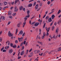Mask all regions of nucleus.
<instances>
[{
    "instance_id": "f257e3e1",
    "label": "nucleus",
    "mask_w": 61,
    "mask_h": 61,
    "mask_svg": "<svg viewBox=\"0 0 61 61\" xmlns=\"http://www.w3.org/2000/svg\"><path fill=\"white\" fill-rule=\"evenodd\" d=\"M30 16L29 15H28V16H26V17L24 18V19H25L24 21H26V20H27V17H28V18H29Z\"/></svg>"
},
{
    "instance_id": "f03ea898",
    "label": "nucleus",
    "mask_w": 61,
    "mask_h": 61,
    "mask_svg": "<svg viewBox=\"0 0 61 61\" xmlns=\"http://www.w3.org/2000/svg\"><path fill=\"white\" fill-rule=\"evenodd\" d=\"M23 37H21L20 38H18V40H19V42H21V41H22V40H23Z\"/></svg>"
},
{
    "instance_id": "7ed1b4c3",
    "label": "nucleus",
    "mask_w": 61,
    "mask_h": 61,
    "mask_svg": "<svg viewBox=\"0 0 61 61\" xmlns=\"http://www.w3.org/2000/svg\"><path fill=\"white\" fill-rule=\"evenodd\" d=\"M46 36V34H45V32H44L43 34V36L42 37V38L43 39Z\"/></svg>"
},
{
    "instance_id": "20e7f679",
    "label": "nucleus",
    "mask_w": 61,
    "mask_h": 61,
    "mask_svg": "<svg viewBox=\"0 0 61 61\" xmlns=\"http://www.w3.org/2000/svg\"><path fill=\"white\" fill-rule=\"evenodd\" d=\"M8 36H12V34L11 33L10 31H9L8 32Z\"/></svg>"
},
{
    "instance_id": "39448f33",
    "label": "nucleus",
    "mask_w": 61,
    "mask_h": 61,
    "mask_svg": "<svg viewBox=\"0 0 61 61\" xmlns=\"http://www.w3.org/2000/svg\"><path fill=\"white\" fill-rule=\"evenodd\" d=\"M25 53V51H21V53L20 55V56H23L24 54V53Z\"/></svg>"
},
{
    "instance_id": "423d86ee",
    "label": "nucleus",
    "mask_w": 61,
    "mask_h": 61,
    "mask_svg": "<svg viewBox=\"0 0 61 61\" xmlns=\"http://www.w3.org/2000/svg\"><path fill=\"white\" fill-rule=\"evenodd\" d=\"M9 52L10 54H11V53L13 52V50L12 49L10 50L9 51Z\"/></svg>"
},
{
    "instance_id": "0eeeda50",
    "label": "nucleus",
    "mask_w": 61,
    "mask_h": 61,
    "mask_svg": "<svg viewBox=\"0 0 61 61\" xmlns=\"http://www.w3.org/2000/svg\"><path fill=\"white\" fill-rule=\"evenodd\" d=\"M39 25V23L37 22L35 23L34 25L35 26H38V25Z\"/></svg>"
},
{
    "instance_id": "6e6552de",
    "label": "nucleus",
    "mask_w": 61,
    "mask_h": 61,
    "mask_svg": "<svg viewBox=\"0 0 61 61\" xmlns=\"http://www.w3.org/2000/svg\"><path fill=\"white\" fill-rule=\"evenodd\" d=\"M23 34V31L22 30L19 33V34L20 35H22Z\"/></svg>"
},
{
    "instance_id": "1a4fd4ad",
    "label": "nucleus",
    "mask_w": 61,
    "mask_h": 61,
    "mask_svg": "<svg viewBox=\"0 0 61 61\" xmlns=\"http://www.w3.org/2000/svg\"><path fill=\"white\" fill-rule=\"evenodd\" d=\"M18 10V9H16V7H15V8L14 9V11L15 12H16Z\"/></svg>"
},
{
    "instance_id": "9d476101",
    "label": "nucleus",
    "mask_w": 61,
    "mask_h": 61,
    "mask_svg": "<svg viewBox=\"0 0 61 61\" xmlns=\"http://www.w3.org/2000/svg\"><path fill=\"white\" fill-rule=\"evenodd\" d=\"M55 28V26H53L52 28H51V30H52V31H54V29Z\"/></svg>"
},
{
    "instance_id": "9b49d317",
    "label": "nucleus",
    "mask_w": 61,
    "mask_h": 61,
    "mask_svg": "<svg viewBox=\"0 0 61 61\" xmlns=\"http://www.w3.org/2000/svg\"><path fill=\"white\" fill-rule=\"evenodd\" d=\"M55 15H52L51 16V19H52V20H54V18H55Z\"/></svg>"
},
{
    "instance_id": "f8f14e48",
    "label": "nucleus",
    "mask_w": 61,
    "mask_h": 61,
    "mask_svg": "<svg viewBox=\"0 0 61 61\" xmlns=\"http://www.w3.org/2000/svg\"><path fill=\"white\" fill-rule=\"evenodd\" d=\"M19 9L20 10H22L23 9V7L22 6H21L20 7Z\"/></svg>"
},
{
    "instance_id": "ddd939ff",
    "label": "nucleus",
    "mask_w": 61,
    "mask_h": 61,
    "mask_svg": "<svg viewBox=\"0 0 61 61\" xmlns=\"http://www.w3.org/2000/svg\"><path fill=\"white\" fill-rule=\"evenodd\" d=\"M61 23V20H59L57 22V24H58V25H60V23Z\"/></svg>"
},
{
    "instance_id": "4468645a",
    "label": "nucleus",
    "mask_w": 61,
    "mask_h": 61,
    "mask_svg": "<svg viewBox=\"0 0 61 61\" xmlns=\"http://www.w3.org/2000/svg\"><path fill=\"white\" fill-rule=\"evenodd\" d=\"M35 8L36 9H37L38 8V4L36 5L35 7Z\"/></svg>"
},
{
    "instance_id": "2eb2a0df",
    "label": "nucleus",
    "mask_w": 61,
    "mask_h": 61,
    "mask_svg": "<svg viewBox=\"0 0 61 61\" xmlns=\"http://www.w3.org/2000/svg\"><path fill=\"white\" fill-rule=\"evenodd\" d=\"M49 22H52V19H51V18H50L48 20Z\"/></svg>"
},
{
    "instance_id": "dca6fc26",
    "label": "nucleus",
    "mask_w": 61,
    "mask_h": 61,
    "mask_svg": "<svg viewBox=\"0 0 61 61\" xmlns=\"http://www.w3.org/2000/svg\"><path fill=\"white\" fill-rule=\"evenodd\" d=\"M25 24H26V22H25H25L23 24V27L24 28V27L25 25Z\"/></svg>"
},
{
    "instance_id": "f3484780",
    "label": "nucleus",
    "mask_w": 61,
    "mask_h": 61,
    "mask_svg": "<svg viewBox=\"0 0 61 61\" xmlns=\"http://www.w3.org/2000/svg\"><path fill=\"white\" fill-rule=\"evenodd\" d=\"M6 44H8V45H10V41H7L6 42Z\"/></svg>"
},
{
    "instance_id": "a211bd4d",
    "label": "nucleus",
    "mask_w": 61,
    "mask_h": 61,
    "mask_svg": "<svg viewBox=\"0 0 61 61\" xmlns=\"http://www.w3.org/2000/svg\"><path fill=\"white\" fill-rule=\"evenodd\" d=\"M32 6V4L31 3L29 4V5L28 6V7H31Z\"/></svg>"
},
{
    "instance_id": "6ab92c4d",
    "label": "nucleus",
    "mask_w": 61,
    "mask_h": 61,
    "mask_svg": "<svg viewBox=\"0 0 61 61\" xmlns=\"http://www.w3.org/2000/svg\"><path fill=\"white\" fill-rule=\"evenodd\" d=\"M11 12L10 11H9L8 13V15H11Z\"/></svg>"
},
{
    "instance_id": "aec40b11",
    "label": "nucleus",
    "mask_w": 61,
    "mask_h": 61,
    "mask_svg": "<svg viewBox=\"0 0 61 61\" xmlns=\"http://www.w3.org/2000/svg\"><path fill=\"white\" fill-rule=\"evenodd\" d=\"M1 18L2 19H3V20H5V18L4 16H1Z\"/></svg>"
},
{
    "instance_id": "412c9836",
    "label": "nucleus",
    "mask_w": 61,
    "mask_h": 61,
    "mask_svg": "<svg viewBox=\"0 0 61 61\" xmlns=\"http://www.w3.org/2000/svg\"><path fill=\"white\" fill-rule=\"evenodd\" d=\"M12 47L14 48H16V47H17V46H16V45H15L13 46Z\"/></svg>"
},
{
    "instance_id": "4be33fe9",
    "label": "nucleus",
    "mask_w": 61,
    "mask_h": 61,
    "mask_svg": "<svg viewBox=\"0 0 61 61\" xmlns=\"http://www.w3.org/2000/svg\"><path fill=\"white\" fill-rule=\"evenodd\" d=\"M30 12L29 10H28L27 11V15H29Z\"/></svg>"
},
{
    "instance_id": "5701e85b",
    "label": "nucleus",
    "mask_w": 61,
    "mask_h": 61,
    "mask_svg": "<svg viewBox=\"0 0 61 61\" xmlns=\"http://www.w3.org/2000/svg\"><path fill=\"white\" fill-rule=\"evenodd\" d=\"M16 15V13H14L13 14V15L14 16H15V15Z\"/></svg>"
},
{
    "instance_id": "b1692460",
    "label": "nucleus",
    "mask_w": 61,
    "mask_h": 61,
    "mask_svg": "<svg viewBox=\"0 0 61 61\" xmlns=\"http://www.w3.org/2000/svg\"><path fill=\"white\" fill-rule=\"evenodd\" d=\"M2 51L3 52H6V50L4 49Z\"/></svg>"
},
{
    "instance_id": "393cba45",
    "label": "nucleus",
    "mask_w": 61,
    "mask_h": 61,
    "mask_svg": "<svg viewBox=\"0 0 61 61\" xmlns=\"http://www.w3.org/2000/svg\"><path fill=\"white\" fill-rule=\"evenodd\" d=\"M37 43H40V44H41V45H42V42H40V41H38L37 42Z\"/></svg>"
},
{
    "instance_id": "a878e982",
    "label": "nucleus",
    "mask_w": 61,
    "mask_h": 61,
    "mask_svg": "<svg viewBox=\"0 0 61 61\" xmlns=\"http://www.w3.org/2000/svg\"><path fill=\"white\" fill-rule=\"evenodd\" d=\"M10 47H13V44L12 43H11L10 44Z\"/></svg>"
},
{
    "instance_id": "bb28decb",
    "label": "nucleus",
    "mask_w": 61,
    "mask_h": 61,
    "mask_svg": "<svg viewBox=\"0 0 61 61\" xmlns=\"http://www.w3.org/2000/svg\"><path fill=\"white\" fill-rule=\"evenodd\" d=\"M58 29H56V33H57H57H58Z\"/></svg>"
},
{
    "instance_id": "cd10ccee",
    "label": "nucleus",
    "mask_w": 61,
    "mask_h": 61,
    "mask_svg": "<svg viewBox=\"0 0 61 61\" xmlns=\"http://www.w3.org/2000/svg\"><path fill=\"white\" fill-rule=\"evenodd\" d=\"M15 43L16 44L18 43V40H16L15 41Z\"/></svg>"
},
{
    "instance_id": "c85d7f7f",
    "label": "nucleus",
    "mask_w": 61,
    "mask_h": 61,
    "mask_svg": "<svg viewBox=\"0 0 61 61\" xmlns=\"http://www.w3.org/2000/svg\"><path fill=\"white\" fill-rule=\"evenodd\" d=\"M61 12V10H59L58 12V14H60Z\"/></svg>"
},
{
    "instance_id": "c756f323",
    "label": "nucleus",
    "mask_w": 61,
    "mask_h": 61,
    "mask_svg": "<svg viewBox=\"0 0 61 61\" xmlns=\"http://www.w3.org/2000/svg\"><path fill=\"white\" fill-rule=\"evenodd\" d=\"M38 21H39V22H42V20H41L39 19L38 20Z\"/></svg>"
},
{
    "instance_id": "7c9ffc66",
    "label": "nucleus",
    "mask_w": 61,
    "mask_h": 61,
    "mask_svg": "<svg viewBox=\"0 0 61 61\" xmlns=\"http://www.w3.org/2000/svg\"><path fill=\"white\" fill-rule=\"evenodd\" d=\"M20 23H18L17 25L18 27H19L20 26Z\"/></svg>"
},
{
    "instance_id": "2f4dec72",
    "label": "nucleus",
    "mask_w": 61,
    "mask_h": 61,
    "mask_svg": "<svg viewBox=\"0 0 61 61\" xmlns=\"http://www.w3.org/2000/svg\"><path fill=\"white\" fill-rule=\"evenodd\" d=\"M4 5H7V2H4Z\"/></svg>"
},
{
    "instance_id": "473e14b6",
    "label": "nucleus",
    "mask_w": 61,
    "mask_h": 61,
    "mask_svg": "<svg viewBox=\"0 0 61 61\" xmlns=\"http://www.w3.org/2000/svg\"><path fill=\"white\" fill-rule=\"evenodd\" d=\"M54 12V11H52L49 14V15H51V14H53Z\"/></svg>"
},
{
    "instance_id": "72a5a7b5",
    "label": "nucleus",
    "mask_w": 61,
    "mask_h": 61,
    "mask_svg": "<svg viewBox=\"0 0 61 61\" xmlns=\"http://www.w3.org/2000/svg\"><path fill=\"white\" fill-rule=\"evenodd\" d=\"M18 31V30H16V32H15L16 35H17V33Z\"/></svg>"
},
{
    "instance_id": "f704fd0d",
    "label": "nucleus",
    "mask_w": 61,
    "mask_h": 61,
    "mask_svg": "<svg viewBox=\"0 0 61 61\" xmlns=\"http://www.w3.org/2000/svg\"><path fill=\"white\" fill-rule=\"evenodd\" d=\"M9 18H11V19H12L13 18V17L11 16H9Z\"/></svg>"
},
{
    "instance_id": "c9c22d12",
    "label": "nucleus",
    "mask_w": 61,
    "mask_h": 61,
    "mask_svg": "<svg viewBox=\"0 0 61 61\" xmlns=\"http://www.w3.org/2000/svg\"><path fill=\"white\" fill-rule=\"evenodd\" d=\"M30 55L32 57V56H33V53H31L30 54Z\"/></svg>"
},
{
    "instance_id": "e433bc0d",
    "label": "nucleus",
    "mask_w": 61,
    "mask_h": 61,
    "mask_svg": "<svg viewBox=\"0 0 61 61\" xmlns=\"http://www.w3.org/2000/svg\"><path fill=\"white\" fill-rule=\"evenodd\" d=\"M25 46H27L28 45V43L27 42L25 44Z\"/></svg>"
},
{
    "instance_id": "4c0bfd02",
    "label": "nucleus",
    "mask_w": 61,
    "mask_h": 61,
    "mask_svg": "<svg viewBox=\"0 0 61 61\" xmlns=\"http://www.w3.org/2000/svg\"><path fill=\"white\" fill-rule=\"evenodd\" d=\"M49 18V16H46V19H47H47H48V18Z\"/></svg>"
},
{
    "instance_id": "58836bf2",
    "label": "nucleus",
    "mask_w": 61,
    "mask_h": 61,
    "mask_svg": "<svg viewBox=\"0 0 61 61\" xmlns=\"http://www.w3.org/2000/svg\"><path fill=\"white\" fill-rule=\"evenodd\" d=\"M43 53H41V54H40V53L39 54V55L41 56L42 55H43Z\"/></svg>"
},
{
    "instance_id": "ea45409f",
    "label": "nucleus",
    "mask_w": 61,
    "mask_h": 61,
    "mask_svg": "<svg viewBox=\"0 0 61 61\" xmlns=\"http://www.w3.org/2000/svg\"><path fill=\"white\" fill-rule=\"evenodd\" d=\"M2 38H0V42H2Z\"/></svg>"
},
{
    "instance_id": "a19ab883",
    "label": "nucleus",
    "mask_w": 61,
    "mask_h": 61,
    "mask_svg": "<svg viewBox=\"0 0 61 61\" xmlns=\"http://www.w3.org/2000/svg\"><path fill=\"white\" fill-rule=\"evenodd\" d=\"M48 32L47 31V33L46 34V36H48V35H49V33H48Z\"/></svg>"
},
{
    "instance_id": "79ce46f5",
    "label": "nucleus",
    "mask_w": 61,
    "mask_h": 61,
    "mask_svg": "<svg viewBox=\"0 0 61 61\" xmlns=\"http://www.w3.org/2000/svg\"><path fill=\"white\" fill-rule=\"evenodd\" d=\"M61 50V48H59L58 51H60Z\"/></svg>"
},
{
    "instance_id": "37998d69",
    "label": "nucleus",
    "mask_w": 61,
    "mask_h": 61,
    "mask_svg": "<svg viewBox=\"0 0 61 61\" xmlns=\"http://www.w3.org/2000/svg\"><path fill=\"white\" fill-rule=\"evenodd\" d=\"M38 37V38L39 39H40V37L38 35L37 36V38Z\"/></svg>"
},
{
    "instance_id": "c03bdc74",
    "label": "nucleus",
    "mask_w": 61,
    "mask_h": 61,
    "mask_svg": "<svg viewBox=\"0 0 61 61\" xmlns=\"http://www.w3.org/2000/svg\"><path fill=\"white\" fill-rule=\"evenodd\" d=\"M31 55L29 54L28 55V57H31Z\"/></svg>"
},
{
    "instance_id": "a18cd8bd",
    "label": "nucleus",
    "mask_w": 61,
    "mask_h": 61,
    "mask_svg": "<svg viewBox=\"0 0 61 61\" xmlns=\"http://www.w3.org/2000/svg\"><path fill=\"white\" fill-rule=\"evenodd\" d=\"M17 0H15V4L17 3Z\"/></svg>"
},
{
    "instance_id": "49530a36",
    "label": "nucleus",
    "mask_w": 61,
    "mask_h": 61,
    "mask_svg": "<svg viewBox=\"0 0 61 61\" xmlns=\"http://www.w3.org/2000/svg\"><path fill=\"white\" fill-rule=\"evenodd\" d=\"M46 31H48V29L47 28V27H46Z\"/></svg>"
},
{
    "instance_id": "de8ad7c7",
    "label": "nucleus",
    "mask_w": 61,
    "mask_h": 61,
    "mask_svg": "<svg viewBox=\"0 0 61 61\" xmlns=\"http://www.w3.org/2000/svg\"><path fill=\"white\" fill-rule=\"evenodd\" d=\"M11 4L12 5H13L14 4H15V2H11Z\"/></svg>"
},
{
    "instance_id": "09e8293b",
    "label": "nucleus",
    "mask_w": 61,
    "mask_h": 61,
    "mask_svg": "<svg viewBox=\"0 0 61 61\" xmlns=\"http://www.w3.org/2000/svg\"><path fill=\"white\" fill-rule=\"evenodd\" d=\"M46 15L45 14L43 16V18H45V17H46Z\"/></svg>"
},
{
    "instance_id": "8fccbe9b",
    "label": "nucleus",
    "mask_w": 61,
    "mask_h": 61,
    "mask_svg": "<svg viewBox=\"0 0 61 61\" xmlns=\"http://www.w3.org/2000/svg\"><path fill=\"white\" fill-rule=\"evenodd\" d=\"M46 25V24H45L43 25V28H45V26Z\"/></svg>"
},
{
    "instance_id": "3c124183",
    "label": "nucleus",
    "mask_w": 61,
    "mask_h": 61,
    "mask_svg": "<svg viewBox=\"0 0 61 61\" xmlns=\"http://www.w3.org/2000/svg\"><path fill=\"white\" fill-rule=\"evenodd\" d=\"M47 4L48 5H49L50 4V1H48L47 2Z\"/></svg>"
},
{
    "instance_id": "603ef678",
    "label": "nucleus",
    "mask_w": 61,
    "mask_h": 61,
    "mask_svg": "<svg viewBox=\"0 0 61 61\" xmlns=\"http://www.w3.org/2000/svg\"><path fill=\"white\" fill-rule=\"evenodd\" d=\"M36 5V2H35L34 3L33 5H34V6H35V5Z\"/></svg>"
},
{
    "instance_id": "864d4df0",
    "label": "nucleus",
    "mask_w": 61,
    "mask_h": 61,
    "mask_svg": "<svg viewBox=\"0 0 61 61\" xmlns=\"http://www.w3.org/2000/svg\"><path fill=\"white\" fill-rule=\"evenodd\" d=\"M25 42H26V41H24V42H23L24 45H25Z\"/></svg>"
},
{
    "instance_id": "5fc2aeb1",
    "label": "nucleus",
    "mask_w": 61,
    "mask_h": 61,
    "mask_svg": "<svg viewBox=\"0 0 61 61\" xmlns=\"http://www.w3.org/2000/svg\"><path fill=\"white\" fill-rule=\"evenodd\" d=\"M50 27H49L48 29V32H49V29H50Z\"/></svg>"
},
{
    "instance_id": "6e6d98bb",
    "label": "nucleus",
    "mask_w": 61,
    "mask_h": 61,
    "mask_svg": "<svg viewBox=\"0 0 61 61\" xmlns=\"http://www.w3.org/2000/svg\"><path fill=\"white\" fill-rule=\"evenodd\" d=\"M23 46V42L21 43V44H20V46Z\"/></svg>"
},
{
    "instance_id": "4d7b16f0",
    "label": "nucleus",
    "mask_w": 61,
    "mask_h": 61,
    "mask_svg": "<svg viewBox=\"0 0 61 61\" xmlns=\"http://www.w3.org/2000/svg\"><path fill=\"white\" fill-rule=\"evenodd\" d=\"M20 45H18V47H17V48H20Z\"/></svg>"
},
{
    "instance_id": "13d9d810",
    "label": "nucleus",
    "mask_w": 61,
    "mask_h": 61,
    "mask_svg": "<svg viewBox=\"0 0 61 61\" xmlns=\"http://www.w3.org/2000/svg\"><path fill=\"white\" fill-rule=\"evenodd\" d=\"M40 6H42V3H40Z\"/></svg>"
},
{
    "instance_id": "bf43d9fd",
    "label": "nucleus",
    "mask_w": 61,
    "mask_h": 61,
    "mask_svg": "<svg viewBox=\"0 0 61 61\" xmlns=\"http://www.w3.org/2000/svg\"><path fill=\"white\" fill-rule=\"evenodd\" d=\"M23 10L24 11H25V8H24L23 9Z\"/></svg>"
},
{
    "instance_id": "052dcab7",
    "label": "nucleus",
    "mask_w": 61,
    "mask_h": 61,
    "mask_svg": "<svg viewBox=\"0 0 61 61\" xmlns=\"http://www.w3.org/2000/svg\"><path fill=\"white\" fill-rule=\"evenodd\" d=\"M49 36L51 38V39H52V38H53V37H52V36L51 35H50Z\"/></svg>"
},
{
    "instance_id": "680f3d73",
    "label": "nucleus",
    "mask_w": 61,
    "mask_h": 61,
    "mask_svg": "<svg viewBox=\"0 0 61 61\" xmlns=\"http://www.w3.org/2000/svg\"><path fill=\"white\" fill-rule=\"evenodd\" d=\"M32 50V48H31L30 50L29 51V52H30Z\"/></svg>"
},
{
    "instance_id": "e2e57ef3",
    "label": "nucleus",
    "mask_w": 61,
    "mask_h": 61,
    "mask_svg": "<svg viewBox=\"0 0 61 61\" xmlns=\"http://www.w3.org/2000/svg\"><path fill=\"white\" fill-rule=\"evenodd\" d=\"M2 33V31H1L0 32V35H1Z\"/></svg>"
},
{
    "instance_id": "0e129e2a",
    "label": "nucleus",
    "mask_w": 61,
    "mask_h": 61,
    "mask_svg": "<svg viewBox=\"0 0 61 61\" xmlns=\"http://www.w3.org/2000/svg\"><path fill=\"white\" fill-rule=\"evenodd\" d=\"M34 0H30V1H29V3H30V2H31L32 1H34Z\"/></svg>"
},
{
    "instance_id": "69168bd1",
    "label": "nucleus",
    "mask_w": 61,
    "mask_h": 61,
    "mask_svg": "<svg viewBox=\"0 0 61 61\" xmlns=\"http://www.w3.org/2000/svg\"><path fill=\"white\" fill-rule=\"evenodd\" d=\"M25 36V33H24L22 35V36Z\"/></svg>"
},
{
    "instance_id": "338daca9",
    "label": "nucleus",
    "mask_w": 61,
    "mask_h": 61,
    "mask_svg": "<svg viewBox=\"0 0 61 61\" xmlns=\"http://www.w3.org/2000/svg\"><path fill=\"white\" fill-rule=\"evenodd\" d=\"M40 52V51H37V53H39V52Z\"/></svg>"
},
{
    "instance_id": "774afa93",
    "label": "nucleus",
    "mask_w": 61,
    "mask_h": 61,
    "mask_svg": "<svg viewBox=\"0 0 61 61\" xmlns=\"http://www.w3.org/2000/svg\"><path fill=\"white\" fill-rule=\"evenodd\" d=\"M53 37L54 38H55V39H56V36H53Z\"/></svg>"
}]
</instances>
